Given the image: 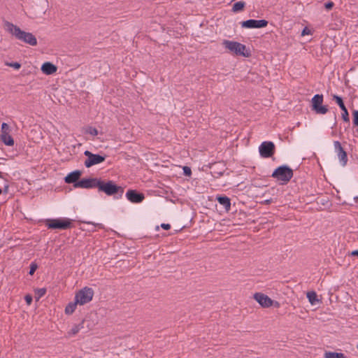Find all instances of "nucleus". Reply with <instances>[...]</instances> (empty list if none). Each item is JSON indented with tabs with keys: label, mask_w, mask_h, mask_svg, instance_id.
Returning <instances> with one entry per match:
<instances>
[{
	"label": "nucleus",
	"mask_w": 358,
	"mask_h": 358,
	"mask_svg": "<svg viewBox=\"0 0 358 358\" xmlns=\"http://www.w3.org/2000/svg\"><path fill=\"white\" fill-rule=\"evenodd\" d=\"M5 27L6 30L13 36H14L17 40L32 46L37 45V39L31 33L22 31L19 27L9 22H5Z\"/></svg>",
	"instance_id": "f257e3e1"
},
{
	"label": "nucleus",
	"mask_w": 358,
	"mask_h": 358,
	"mask_svg": "<svg viewBox=\"0 0 358 358\" xmlns=\"http://www.w3.org/2000/svg\"><path fill=\"white\" fill-rule=\"evenodd\" d=\"M57 70V67L50 63V62H45L41 66V71L43 73L46 75H52L55 73Z\"/></svg>",
	"instance_id": "f3484780"
},
{
	"label": "nucleus",
	"mask_w": 358,
	"mask_h": 358,
	"mask_svg": "<svg viewBox=\"0 0 358 358\" xmlns=\"http://www.w3.org/2000/svg\"><path fill=\"white\" fill-rule=\"evenodd\" d=\"M24 299L28 305H30L32 302V296L31 295H26Z\"/></svg>",
	"instance_id": "473e14b6"
},
{
	"label": "nucleus",
	"mask_w": 358,
	"mask_h": 358,
	"mask_svg": "<svg viewBox=\"0 0 358 358\" xmlns=\"http://www.w3.org/2000/svg\"><path fill=\"white\" fill-rule=\"evenodd\" d=\"M275 152V144L272 141H264L259 146V152L262 157H271Z\"/></svg>",
	"instance_id": "6e6552de"
},
{
	"label": "nucleus",
	"mask_w": 358,
	"mask_h": 358,
	"mask_svg": "<svg viewBox=\"0 0 358 358\" xmlns=\"http://www.w3.org/2000/svg\"><path fill=\"white\" fill-rule=\"evenodd\" d=\"M333 99L337 103V104L339 106V107L341 108V110H342V118L343 120V121L346 122H350V118H349V114H348V111L343 103V101L342 99V98L338 95H334L333 96Z\"/></svg>",
	"instance_id": "dca6fc26"
},
{
	"label": "nucleus",
	"mask_w": 358,
	"mask_h": 358,
	"mask_svg": "<svg viewBox=\"0 0 358 358\" xmlns=\"http://www.w3.org/2000/svg\"><path fill=\"white\" fill-rule=\"evenodd\" d=\"M127 199L133 203H140L144 199L145 195L143 193L138 192L135 189H129L126 192Z\"/></svg>",
	"instance_id": "2eb2a0df"
},
{
	"label": "nucleus",
	"mask_w": 358,
	"mask_h": 358,
	"mask_svg": "<svg viewBox=\"0 0 358 358\" xmlns=\"http://www.w3.org/2000/svg\"><path fill=\"white\" fill-rule=\"evenodd\" d=\"M8 185H6V186H5V187H4L3 192H4L5 193H7V192H8Z\"/></svg>",
	"instance_id": "58836bf2"
},
{
	"label": "nucleus",
	"mask_w": 358,
	"mask_h": 358,
	"mask_svg": "<svg viewBox=\"0 0 358 358\" xmlns=\"http://www.w3.org/2000/svg\"><path fill=\"white\" fill-rule=\"evenodd\" d=\"M77 304H78V303H76V301L69 303L65 308V313L67 315L72 314L75 311Z\"/></svg>",
	"instance_id": "4be33fe9"
},
{
	"label": "nucleus",
	"mask_w": 358,
	"mask_h": 358,
	"mask_svg": "<svg viewBox=\"0 0 358 358\" xmlns=\"http://www.w3.org/2000/svg\"><path fill=\"white\" fill-rule=\"evenodd\" d=\"M307 298L308 299L309 302L314 305L316 303V302H318V299L316 293L315 292H308L306 295Z\"/></svg>",
	"instance_id": "b1692460"
},
{
	"label": "nucleus",
	"mask_w": 358,
	"mask_h": 358,
	"mask_svg": "<svg viewBox=\"0 0 358 358\" xmlns=\"http://www.w3.org/2000/svg\"><path fill=\"white\" fill-rule=\"evenodd\" d=\"M183 172L184 174L187 176H190L192 174L191 169L189 166H183Z\"/></svg>",
	"instance_id": "cd10ccee"
},
{
	"label": "nucleus",
	"mask_w": 358,
	"mask_h": 358,
	"mask_svg": "<svg viewBox=\"0 0 358 358\" xmlns=\"http://www.w3.org/2000/svg\"><path fill=\"white\" fill-rule=\"evenodd\" d=\"M3 190L0 188V195L1 194Z\"/></svg>",
	"instance_id": "ea45409f"
},
{
	"label": "nucleus",
	"mask_w": 358,
	"mask_h": 358,
	"mask_svg": "<svg viewBox=\"0 0 358 358\" xmlns=\"http://www.w3.org/2000/svg\"><path fill=\"white\" fill-rule=\"evenodd\" d=\"M11 131L10 127L8 124L3 122L1 127L0 140L6 145L8 146H13L14 145V140L10 135Z\"/></svg>",
	"instance_id": "9d476101"
},
{
	"label": "nucleus",
	"mask_w": 358,
	"mask_h": 358,
	"mask_svg": "<svg viewBox=\"0 0 358 358\" xmlns=\"http://www.w3.org/2000/svg\"><path fill=\"white\" fill-rule=\"evenodd\" d=\"M334 146L341 165L343 167L345 166L348 161L347 152L344 150L341 143L338 141H335L334 142Z\"/></svg>",
	"instance_id": "f8f14e48"
},
{
	"label": "nucleus",
	"mask_w": 358,
	"mask_h": 358,
	"mask_svg": "<svg viewBox=\"0 0 358 358\" xmlns=\"http://www.w3.org/2000/svg\"><path fill=\"white\" fill-rule=\"evenodd\" d=\"M334 3L332 1L327 2L324 4V8L327 10H331L334 6Z\"/></svg>",
	"instance_id": "7c9ffc66"
},
{
	"label": "nucleus",
	"mask_w": 358,
	"mask_h": 358,
	"mask_svg": "<svg viewBox=\"0 0 358 358\" xmlns=\"http://www.w3.org/2000/svg\"><path fill=\"white\" fill-rule=\"evenodd\" d=\"M6 65L15 69H19L21 67V64L18 62H6Z\"/></svg>",
	"instance_id": "bb28decb"
},
{
	"label": "nucleus",
	"mask_w": 358,
	"mask_h": 358,
	"mask_svg": "<svg viewBox=\"0 0 358 358\" xmlns=\"http://www.w3.org/2000/svg\"><path fill=\"white\" fill-rule=\"evenodd\" d=\"M35 293H36V300H39L41 297H43L45 294L46 289L45 288L37 289L35 291Z\"/></svg>",
	"instance_id": "393cba45"
},
{
	"label": "nucleus",
	"mask_w": 358,
	"mask_h": 358,
	"mask_svg": "<svg viewBox=\"0 0 358 358\" xmlns=\"http://www.w3.org/2000/svg\"><path fill=\"white\" fill-rule=\"evenodd\" d=\"M245 7V2L244 1H238L234 3L231 11L233 13H238L242 10H243L244 8Z\"/></svg>",
	"instance_id": "aec40b11"
},
{
	"label": "nucleus",
	"mask_w": 358,
	"mask_h": 358,
	"mask_svg": "<svg viewBox=\"0 0 358 358\" xmlns=\"http://www.w3.org/2000/svg\"><path fill=\"white\" fill-rule=\"evenodd\" d=\"M100 179L98 178H83L81 180L73 185L74 187L90 189L97 187Z\"/></svg>",
	"instance_id": "9b49d317"
},
{
	"label": "nucleus",
	"mask_w": 358,
	"mask_h": 358,
	"mask_svg": "<svg viewBox=\"0 0 358 358\" xmlns=\"http://www.w3.org/2000/svg\"><path fill=\"white\" fill-rule=\"evenodd\" d=\"M324 358H345L344 354L341 352H326Z\"/></svg>",
	"instance_id": "5701e85b"
},
{
	"label": "nucleus",
	"mask_w": 358,
	"mask_h": 358,
	"mask_svg": "<svg viewBox=\"0 0 358 358\" xmlns=\"http://www.w3.org/2000/svg\"><path fill=\"white\" fill-rule=\"evenodd\" d=\"M351 255L352 256H357L358 257V250H354L351 252Z\"/></svg>",
	"instance_id": "c9c22d12"
},
{
	"label": "nucleus",
	"mask_w": 358,
	"mask_h": 358,
	"mask_svg": "<svg viewBox=\"0 0 358 358\" xmlns=\"http://www.w3.org/2000/svg\"><path fill=\"white\" fill-rule=\"evenodd\" d=\"M218 203L223 206L226 211H229L231 209V200L226 196H219L217 197Z\"/></svg>",
	"instance_id": "6ab92c4d"
},
{
	"label": "nucleus",
	"mask_w": 358,
	"mask_h": 358,
	"mask_svg": "<svg viewBox=\"0 0 358 358\" xmlns=\"http://www.w3.org/2000/svg\"><path fill=\"white\" fill-rule=\"evenodd\" d=\"M357 348H358V345H357Z\"/></svg>",
	"instance_id": "79ce46f5"
},
{
	"label": "nucleus",
	"mask_w": 358,
	"mask_h": 358,
	"mask_svg": "<svg viewBox=\"0 0 358 358\" xmlns=\"http://www.w3.org/2000/svg\"><path fill=\"white\" fill-rule=\"evenodd\" d=\"M222 45L229 52L235 55L248 57L250 55V52L247 51L246 46L241 43L224 40Z\"/></svg>",
	"instance_id": "f03ea898"
},
{
	"label": "nucleus",
	"mask_w": 358,
	"mask_h": 358,
	"mask_svg": "<svg viewBox=\"0 0 358 358\" xmlns=\"http://www.w3.org/2000/svg\"><path fill=\"white\" fill-rule=\"evenodd\" d=\"M99 191L106 193L107 195L111 196L117 193H120L122 196L124 189L122 187L116 185L113 181L109 180L104 182L100 179L98 186Z\"/></svg>",
	"instance_id": "20e7f679"
},
{
	"label": "nucleus",
	"mask_w": 358,
	"mask_h": 358,
	"mask_svg": "<svg viewBox=\"0 0 358 358\" xmlns=\"http://www.w3.org/2000/svg\"><path fill=\"white\" fill-rule=\"evenodd\" d=\"M161 227L165 230H169L171 228V225L169 224L163 223L161 224Z\"/></svg>",
	"instance_id": "f704fd0d"
},
{
	"label": "nucleus",
	"mask_w": 358,
	"mask_h": 358,
	"mask_svg": "<svg viewBox=\"0 0 358 358\" xmlns=\"http://www.w3.org/2000/svg\"><path fill=\"white\" fill-rule=\"evenodd\" d=\"M85 132L87 134H91L92 136L98 135V130L95 127H87L85 129Z\"/></svg>",
	"instance_id": "a878e982"
},
{
	"label": "nucleus",
	"mask_w": 358,
	"mask_h": 358,
	"mask_svg": "<svg viewBox=\"0 0 358 358\" xmlns=\"http://www.w3.org/2000/svg\"><path fill=\"white\" fill-rule=\"evenodd\" d=\"M312 110H314L317 114L324 115L328 112V108L327 106L322 105L323 103V95L315 94L311 100Z\"/></svg>",
	"instance_id": "0eeeda50"
},
{
	"label": "nucleus",
	"mask_w": 358,
	"mask_h": 358,
	"mask_svg": "<svg viewBox=\"0 0 358 358\" xmlns=\"http://www.w3.org/2000/svg\"><path fill=\"white\" fill-rule=\"evenodd\" d=\"M241 27L248 29L263 28L267 26L268 21L266 20H248L243 21Z\"/></svg>",
	"instance_id": "4468645a"
},
{
	"label": "nucleus",
	"mask_w": 358,
	"mask_h": 358,
	"mask_svg": "<svg viewBox=\"0 0 358 358\" xmlns=\"http://www.w3.org/2000/svg\"><path fill=\"white\" fill-rule=\"evenodd\" d=\"M271 176L281 185H285L293 177V171L286 165L280 166L273 172Z\"/></svg>",
	"instance_id": "7ed1b4c3"
},
{
	"label": "nucleus",
	"mask_w": 358,
	"mask_h": 358,
	"mask_svg": "<svg viewBox=\"0 0 358 358\" xmlns=\"http://www.w3.org/2000/svg\"><path fill=\"white\" fill-rule=\"evenodd\" d=\"M272 202V199H266L264 201V203H266V204H269Z\"/></svg>",
	"instance_id": "e433bc0d"
},
{
	"label": "nucleus",
	"mask_w": 358,
	"mask_h": 358,
	"mask_svg": "<svg viewBox=\"0 0 358 358\" xmlns=\"http://www.w3.org/2000/svg\"><path fill=\"white\" fill-rule=\"evenodd\" d=\"M312 34L311 31L308 28H307V27H305L303 29L302 32H301V35L302 36L309 35V34Z\"/></svg>",
	"instance_id": "2f4dec72"
},
{
	"label": "nucleus",
	"mask_w": 358,
	"mask_h": 358,
	"mask_svg": "<svg viewBox=\"0 0 358 358\" xmlns=\"http://www.w3.org/2000/svg\"><path fill=\"white\" fill-rule=\"evenodd\" d=\"M93 296V289L90 287H85L76 293L75 300L79 305H84L91 301Z\"/></svg>",
	"instance_id": "423d86ee"
},
{
	"label": "nucleus",
	"mask_w": 358,
	"mask_h": 358,
	"mask_svg": "<svg viewBox=\"0 0 358 358\" xmlns=\"http://www.w3.org/2000/svg\"><path fill=\"white\" fill-rule=\"evenodd\" d=\"M46 225L48 229L65 230L72 227V220L68 218L48 220Z\"/></svg>",
	"instance_id": "39448f33"
},
{
	"label": "nucleus",
	"mask_w": 358,
	"mask_h": 358,
	"mask_svg": "<svg viewBox=\"0 0 358 358\" xmlns=\"http://www.w3.org/2000/svg\"><path fill=\"white\" fill-rule=\"evenodd\" d=\"M83 324H84V321L81 322L78 324L74 325L72 327V329L69 331V334L71 335V336L76 335V334H78L79 332V331L80 329H82L84 327Z\"/></svg>",
	"instance_id": "412c9836"
},
{
	"label": "nucleus",
	"mask_w": 358,
	"mask_h": 358,
	"mask_svg": "<svg viewBox=\"0 0 358 358\" xmlns=\"http://www.w3.org/2000/svg\"><path fill=\"white\" fill-rule=\"evenodd\" d=\"M87 223L88 224H92V225H94V226H95V227H99V229H103V228H104L103 225L102 224H101V223L95 224V223L92 222H87Z\"/></svg>",
	"instance_id": "72a5a7b5"
},
{
	"label": "nucleus",
	"mask_w": 358,
	"mask_h": 358,
	"mask_svg": "<svg viewBox=\"0 0 358 358\" xmlns=\"http://www.w3.org/2000/svg\"><path fill=\"white\" fill-rule=\"evenodd\" d=\"M84 155L87 157L84 162V164L87 168L102 163L106 159L105 155L93 154L88 150L85 151Z\"/></svg>",
	"instance_id": "1a4fd4ad"
},
{
	"label": "nucleus",
	"mask_w": 358,
	"mask_h": 358,
	"mask_svg": "<svg viewBox=\"0 0 358 358\" xmlns=\"http://www.w3.org/2000/svg\"><path fill=\"white\" fill-rule=\"evenodd\" d=\"M353 123L358 125V110L353 111Z\"/></svg>",
	"instance_id": "c85d7f7f"
},
{
	"label": "nucleus",
	"mask_w": 358,
	"mask_h": 358,
	"mask_svg": "<svg viewBox=\"0 0 358 358\" xmlns=\"http://www.w3.org/2000/svg\"><path fill=\"white\" fill-rule=\"evenodd\" d=\"M0 178H2L1 173L0 172Z\"/></svg>",
	"instance_id": "a19ab883"
},
{
	"label": "nucleus",
	"mask_w": 358,
	"mask_h": 358,
	"mask_svg": "<svg viewBox=\"0 0 358 358\" xmlns=\"http://www.w3.org/2000/svg\"><path fill=\"white\" fill-rule=\"evenodd\" d=\"M81 176V171H74L70 173H69L64 178V180L66 183H76L78 182V180Z\"/></svg>",
	"instance_id": "a211bd4d"
},
{
	"label": "nucleus",
	"mask_w": 358,
	"mask_h": 358,
	"mask_svg": "<svg viewBox=\"0 0 358 358\" xmlns=\"http://www.w3.org/2000/svg\"><path fill=\"white\" fill-rule=\"evenodd\" d=\"M254 299L263 308H269L273 305L274 301L267 295L256 292L253 295Z\"/></svg>",
	"instance_id": "ddd939ff"
},
{
	"label": "nucleus",
	"mask_w": 358,
	"mask_h": 358,
	"mask_svg": "<svg viewBox=\"0 0 358 358\" xmlns=\"http://www.w3.org/2000/svg\"><path fill=\"white\" fill-rule=\"evenodd\" d=\"M36 268H37V265L34 263H32L30 266L29 274L33 275L35 271L36 270Z\"/></svg>",
	"instance_id": "c756f323"
},
{
	"label": "nucleus",
	"mask_w": 358,
	"mask_h": 358,
	"mask_svg": "<svg viewBox=\"0 0 358 358\" xmlns=\"http://www.w3.org/2000/svg\"><path fill=\"white\" fill-rule=\"evenodd\" d=\"M273 306H275V307L278 308L280 306V303H279V302L274 301Z\"/></svg>",
	"instance_id": "4c0bfd02"
}]
</instances>
